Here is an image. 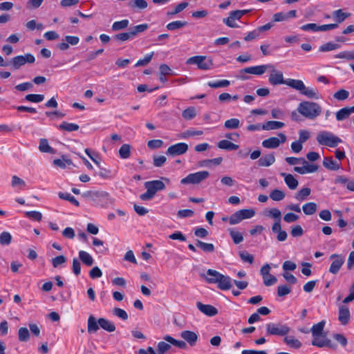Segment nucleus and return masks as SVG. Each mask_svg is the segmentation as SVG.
Listing matches in <instances>:
<instances>
[{
	"label": "nucleus",
	"mask_w": 354,
	"mask_h": 354,
	"mask_svg": "<svg viewBox=\"0 0 354 354\" xmlns=\"http://www.w3.org/2000/svg\"><path fill=\"white\" fill-rule=\"evenodd\" d=\"M297 111L305 118L313 120L322 113L319 104L313 101H302L297 106Z\"/></svg>",
	"instance_id": "f257e3e1"
},
{
	"label": "nucleus",
	"mask_w": 354,
	"mask_h": 354,
	"mask_svg": "<svg viewBox=\"0 0 354 354\" xmlns=\"http://www.w3.org/2000/svg\"><path fill=\"white\" fill-rule=\"evenodd\" d=\"M100 327L107 332H113L115 330V326L113 322L105 318H99L97 321H96L93 315H90L88 319V333H95L99 330Z\"/></svg>",
	"instance_id": "f03ea898"
},
{
	"label": "nucleus",
	"mask_w": 354,
	"mask_h": 354,
	"mask_svg": "<svg viewBox=\"0 0 354 354\" xmlns=\"http://www.w3.org/2000/svg\"><path fill=\"white\" fill-rule=\"evenodd\" d=\"M145 187L147 189V192L142 194L140 198L142 201H149L154 197L157 192L164 190L165 185L162 180H154L145 182Z\"/></svg>",
	"instance_id": "7ed1b4c3"
},
{
	"label": "nucleus",
	"mask_w": 354,
	"mask_h": 354,
	"mask_svg": "<svg viewBox=\"0 0 354 354\" xmlns=\"http://www.w3.org/2000/svg\"><path fill=\"white\" fill-rule=\"evenodd\" d=\"M317 140L319 145L330 147H335L342 142L339 137L326 131H320L317 136Z\"/></svg>",
	"instance_id": "20e7f679"
},
{
	"label": "nucleus",
	"mask_w": 354,
	"mask_h": 354,
	"mask_svg": "<svg viewBox=\"0 0 354 354\" xmlns=\"http://www.w3.org/2000/svg\"><path fill=\"white\" fill-rule=\"evenodd\" d=\"M266 335L285 336L290 328L285 324L270 322L266 324Z\"/></svg>",
	"instance_id": "39448f33"
},
{
	"label": "nucleus",
	"mask_w": 354,
	"mask_h": 354,
	"mask_svg": "<svg viewBox=\"0 0 354 354\" xmlns=\"http://www.w3.org/2000/svg\"><path fill=\"white\" fill-rule=\"evenodd\" d=\"M209 176V173L207 171H201L196 173L188 174L186 177L183 178L180 183L183 185L187 184H199Z\"/></svg>",
	"instance_id": "423d86ee"
},
{
	"label": "nucleus",
	"mask_w": 354,
	"mask_h": 354,
	"mask_svg": "<svg viewBox=\"0 0 354 354\" xmlns=\"http://www.w3.org/2000/svg\"><path fill=\"white\" fill-rule=\"evenodd\" d=\"M186 64H196L201 70H208L213 65L212 59H207L206 56L196 55L187 59Z\"/></svg>",
	"instance_id": "0eeeda50"
},
{
	"label": "nucleus",
	"mask_w": 354,
	"mask_h": 354,
	"mask_svg": "<svg viewBox=\"0 0 354 354\" xmlns=\"http://www.w3.org/2000/svg\"><path fill=\"white\" fill-rule=\"evenodd\" d=\"M35 61V58L33 55L26 53L24 55H18L13 57L10 63L12 64L13 68L17 70L26 64H32Z\"/></svg>",
	"instance_id": "6e6552de"
},
{
	"label": "nucleus",
	"mask_w": 354,
	"mask_h": 354,
	"mask_svg": "<svg viewBox=\"0 0 354 354\" xmlns=\"http://www.w3.org/2000/svg\"><path fill=\"white\" fill-rule=\"evenodd\" d=\"M209 274L216 275L218 278L213 280L218 285V288L221 290H230L232 287V282L233 281L229 276L223 275L220 272H215L209 271Z\"/></svg>",
	"instance_id": "1a4fd4ad"
},
{
	"label": "nucleus",
	"mask_w": 354,
	"mask_h": 354,
	"mask_svg": "<svg viewBox=\"0 0 354 354\" xmlns=\"http://www.w3.org/2000/svg\"><path fill=\"white\" fill-rule=\"evenodd\" d=\"M279 138L271 137L262 142V146L266 149H276L280 144L286 141V136L283 133H278Z\"/></svg>",
	"instance_id": "9d476101"
},
{
	"label": "nucleus",
	"mask_w": 354,
	"mask_h": 354,
	"mask_svg": "<svg viewBox=\"0 0 354 354\" xmlns=\"http://www.w3.org/2000/svg\"><path fill=\"white\" fill-rule=\"evenodd\" d=\"M189 147L187 143L178 142L169 147L166 151V154L170 156H176L185 154L188 151Z\"/></svg>",
	"instance_id": "9b49d317"
},
{
	"label": "nucleus",
	"mask_w": 354,
	"mask_h": 354,
	"mask_svg": "<svg viewBox=\"0 0 354 354\" xmlns=\"http://www.w3.org/2000/svg\"><path fill=\"white\" fill-rule=\"evenodd\" d=\"M330 259L333 260V262L329 268V272L333 274H336L343 266L345 259L342 255L337 254H331Z\"/></svg>",
	"instance_id": "f8f14e48"
},
{
	"label": "nucleus",
	"mask_w": 354,
	"mask_h": 354,
	"mask_svg": "<svg viewBox=\"0 0 354 354\" xmlns=\"http://www.w3.org/2000/svg\"><path fill=\"white\" fill-rule=\"evenodd\" d=\"M270 69V75L268 81L270 84L276 86L279 84H286V80L283 79V73L280 71H277L274 68L272 65V68Z\"/></svg>",
	"instance_id": "ddd939ff"
},
{
	"label": "nucleus",
	"mask_w": 354,
	"mask_h": 354,
	"mask_svg": "<svg viewBox=\"0 0 354 354\" xmlns=\"http://www.w3.org/2000/svg\"><path fill=\"white\" fill-rule=\"evenodd\" d=\"M272 68V64H263L259 66H250L243 68V72L248 73L252 75H263L268 68Z\"/></svg>",
	"instance_id": "4468645a"
},
{
	"label": "nucleus",
	"mask_w": 354,
	"mask_h": 354,
	"mask_svg": "<svg viewBox=\"0 0 354 354\" xmlns=\"http://www.w3.org/2000/svg\"><path fill=\"white\" fill-rule=\"evenodd\" d=\"M198 309L209 317H212L218 314V310L213 306L209 304H203L198 301L196 303Z\"/></svg>",
	"instance_id": "2eb2a0df"
},
{
	"label": "nucleus",
	"mask_w": 354,
	"mask_h": 354,
	"mask_svg": "<svg viewBox=\"0 0 354 354\" xmlns=\"http://www.w3.org/2000/svg\"><path fill=\"white\" fill-rule=\"evenodd\" d=\"M312 344L320 348L328 346L329 348H335L331 341L326 338V335L313 337Z\"/></svg>",
	"instance_id": "dca6fc26"
},
{
	"label": "nucleus",
	"mask_w": 354,
	"mask_h": 354,
	"mask_svg": "<svg viewBox=\"0 0 354 354\" xmlns=\"http://www.w3.org/2000/svg\"><path fill=\"white\" fill-rule=\"evenodd\" d=\"M180 337L185 340L191 346H194L198 339V335L196 333L190 330H183L180 333Z\"/></svg>",
	"instance_id": "f3484780"
},
{
	"label": "nucleus",
	"mask_w": 354,
	"mask_h": 354,
	"mask_svg": "<svg viewBox=\"0 0 354 354\" xmlns=\"http://www.w3.org/2000/svg\"><path fill=\"white\" fill-rule=\"evenodd\" d=\"M350 311L347 306H341L339 308L338 319L342 325H346L350 319Z\"/></svg>",
	"instance_id": "a211bd4d"
},
{
	"label": "nucleus",
	"mask_w": 354,
	"mask_h": 354,
	"mask_svg": "<svg viewBox=\"0 0 354 354\" xmlns=\"http://www.w3.org/2000/svg\"><path fill=\"white\" fill-rule=\"evenodd\" d=\"M272 232L277 234V239L278 241L283 242L287 239V232L281 230V223H274L272 226Z\"/></svg>",
	"instance_id": "6ab92c4d"
},
{
	"label": "nucleus",
	"mask_w": 354,
	"mask_h": 354,
	"mask_svg": "<svg viewBox=\"0 0 354 354\" xmlns=\"http://www.w3.org/2000/svg\"><path fill=\"white\" fill-rule=\"evenodd\" d=\"M285 127V123L279 121H268L262 124V130L270 131L280 129Z\"/></svg>",
	"instance_id": "aec40b11"
},
{
	"label": "nucleus",
	"mask_w": 354,
	"mask_h": 354,
	"mask_svg": "<svg viewBox=\"0 0 354 354\" xmlns=\"http://www.w3.org/2000/svg\"><path fill=\"white\" fill-rule=\"evenodd\" d=\"M304 164L303 167H295L294 170L300 174H304L315 172L318 169V166L315 165H309L308 162Z\"/></svg>",
	"instance_id": "412c9836"
},
{
	"label": "nucleus",
	"mask_w": 354,
	"mask_h": 354,
	"mask_svg": "<svg viewBox=\"0 0 354 354\" xmlns=\"http://www.w3.org/2000/svg\"><path fill=\"white\" fill-rule=\"evenodd\" d=\"M323 165L328 169L331 171H337L340 167L341 164L334 160L332 157H326L323 161Z\"/></svg>",
	"instance_id": "4be33fe9"
},
{
	"label": "nucleus",
	"mask_w": 354,
	"mask_h": 354,
	"mask_svg": "<svg viewBox=\"0 0 354 354\" xmlns=\"http://www.w3.org/2000/svg\"><path fill=\"white\" fill-rule=\"evenodd\" d=\"M281 175L284 177L285 183L289 189H295L297 187L298 180L292 174L281 173Z\"/></svg>",
	"instance_id": "5701e85b"
},
{
	"label": "nucleus",
	"mask_w": 354,
	"mask_h": 354,
	"mask_svg": "<svg viewBox=\"0 0 354 354\" xmlns=\"http://www.w3.org/2000/svg\"><path fill=\"white\" fill-rule=\"evenodd\" d=\"M275 162V157L274 154L269 153L263 157H261L258 160V165L259 167H269Z\"/></svg>",
	"instance_id": "b1692460"
},
{
	"label": "nucleus",
	"mask_w": 354,
	"mask_h": 354,
	"mask_svg": "<svg viewBox=\"0 0 354 354\" xmlns=\"http://www.w3.org/2000/svg\"><path fill=\"white\" fill-rule=\"evenodd\" d=\"M286 84L299 91V93H301V91L304 89L305 85L303 81L295 79H287Z\"/></svg>",
	"instance_id": "393cba45"
},
{
	"label": "nucleus",
	"mask_w": 354,
	"mask_h": 354,
	"mask_svg": "<svg viewBox=\"0 0 354 354\" xmlns=\"http://www.w3.org/2000/svg\"><path fill=\"white\" fill-rule=\"evenodd\" d=\"M228 232L234 244L238 245L243 241V234L238 232L235 228H229Z\"/></svg>",
	"instance_id": "a878e982"
},
{
	"label": "nucleus",
	"mask_w": 354,
	"mask_h": 354,
	"mask_svg": "<svg viewBox=\"0 0 354 354\" xmlns=\"http://www.w3.org/2000/svg\"><path fill=\"white\" fill-rule=\"evenodd\" d=\"M39 150L42 153H55V149L49 145L48 140L45 138L40 139Z\"/></svg>",
	"instance_id": "bb28decb"
},
{
	"label": "nucleus",
	"mask_w": 354,
	"mask_h": 354,
	"mask_svg": "<svg viewBox=\"0 0 354 354\" xmlns=\"http://www.w3.org/2000/svg\"><path fill=\"white\" fill-rule=\"evenodd\" d=\"M147 6L148 3L145 0H132L128 3V6L133 10H136V8L139 10L145 9Z\"/></svg>",
	"instance_id": "cd10ccee"
},
{
	"label": "nucleus",
	"mask_w": 354,
	"mask_h": 354,
	"mask_svg": "<svg viewBox=\"0 0 354 354\" xmlns=\"http://www.w3.org/2000/svg\"><path fill=\"white\" fill-rule=\"evenodd\" d=\"M149 28V26L147 24H142L140 25L135 26L133 27H131L129 28V34L133 39L135 37L138 33L143 32L147 28Z\"/></svg>",
	"instance_id": "c85d7f7f"
},
{
	"label": "nucleus",
	"mask_w": 354,
	"mask_h": 354,
	"mask_svg": "<svg viewBox=\"0 0 354 354\" xmlns=\"http://www.w3.org/2000/svg\"><path fill=\"white\" fill-rule=\"evenodd\" d=\"M217 146L221 149H225L227 151H233L239 149V145L234 144L227 140H221L218 142Z\"/></svg>",
	"instance_id": "c756f323"
},
{
	"label": "nucleus",
	"mask_w": 354,
	"mask_h": 354,
	"mask_svg": "<svg viewBox=\"0 0 354 354\" xmlns=\"http://www.w3.org/2000/svg\"><path fill=\"white\" fill-rule=\"evenodd\" d=\"M310 99H319V93L317 89L312 87H306L304 85V89L300 93Z\"/></svg>",
	"instance_id": "7c9ffc66"
},
{
	"label": "nucleus",
	"mask_w": 354,
	"mask_h": 354,
	"mask_svg": "<svg viewBox=\"0 0 354 354\" xmlns=\"http://www.w3.org/2000/svg\"><path fill=\"white\" fill-rule=\"evenodd\" d=\"M283 342L290 347L295 349H298L302 346L301 342L293 336H286Z\"/></svg>",
	"instance_id": "2f4dec72"
},
{
	"label": "nucleus",
	"mask_w": 354,
	"mask_h": 354,
	"mask_svg": "<svg viewBox=\"0 0 354 354\" xmlns=\"http://www.w3.org/2000/svg\"><path fill=\"white\" fill-rule=\"evenodd\" d=\"M79 258L80 260L87 266H91L93 264L94 260L91 255L87 252L83 250L80 251Z\"/></svg>",
	"instance_id": "473e14b6"
},
{
	"label": "nucleus",
	"mask_w": 354,
	"mask_h": 354,
	"mask_svg": "<svg viewBox=\"0 0 354 354\" xmlns=\"http://www.w3.org/2000/svg\"><path fill=\"white\" fill-rule=\"evenodd\" d=\"M196 245L201 248L205 252H213L215 250L214 244L205 243L202 241L197 239L196 241Z\"/></svg>",
	"instance_id": "72a5a7b5"
},
{
	"label": "nucleus",
	"mask_w": 354,
	"mask_h": 354,
	"mask_svg": "<svg viewBox=\"0 0 354 354\" xmlns=\"http://www.w3.org/2000/svg\"><path fill=\"white\" fill-rule=\"evenodd\" d=\"M325 321L322 320L319 323L314 324L311 328L313 337L322 336L324 328L325 326Z\"/></svg>",
	"instance_id": "f704fd0d"
},
{
	"label": "nucleus",
	"mask_w": 354,
	"mask_h": 354,
	"mask_svg": "<svg viewBox=\"0 0 354 354\" xmlns=\"http://www.w3.org/2000/svg\"><path fill=\"white\" fill-rule=\"evenodd\" d=\"M351 111L349 107H344L339 109L335 114L336 120L337 121H342L348 118L351 114Z\"/></svg>",
	"instance_id": "c9c22d12"
},
{
	"label": "nucleus",
	"mask_w": 354,
	"mask_h": 354,
	"mask_svg": "<svg viewBox=\"0 0 354 354\" xmlns=\"http://www.w3.org/2000/svg\"><path fill=\"white\" fill-rule=\"evenodd\" d=\"M59 130H64L68 132H72L77 131L80 129L78 124L75 123H69L67 122H63L58 126Z\"/></svg>",
	"instance_id": "e433bc0d"
},
{
	"label": "nucleus",
	"mask_w": 354,
	"mask_h": 354,
	"mask_svg": "<svg viewBox=\"0 0 354 354\" xmlns=\"http://www.w3.org/2000/svg\"><path fill=\"white\" fill-rule=\"evenodd\" d=\"M303 212L306 215L315 214L317 209V205L314 202H310L304 204L302 207Z\"/></svg>",
	"instance_id": "4c0bfd02"
},
{
	"label": "nucleus",
	"mask_w": 354,
	"mask_h": 354,
	"mask_svg": "<svg viewBox=\"0 0 354 354\" xmlns=\"http://www.w3.org/2000/svg\"><path fill=\"white\" fill-rule=\"evenodd\" d=\"M349 15L350 14L344 12L341 9L335 10L333 12V17L335 21L339 24L343 22Z\"/></svg>",
	"instance_id": "58836bf2"
},
{
	"label": "nucleus",
	"mask_w": 354,
	"mask_h": 354,
	"mask_svg": "<svg viewBox=\"0 0 354 354\" xmlns=\"http://www.w3.org/2000/svg\"><path fill=\"white\" fill-rule=\"evenodd\" d=\"M311 190L308 187H304L301 189L296 194L295 198L299 201H305L307 197L310 194Z\"/></svg>",
	"instance_id": "ea45409f"
},
{
	"label": "nucleus",
	"mask_w": 354,
	"mask_h": 354,
	"mask_svg": "<svg viewBox=\"0 0 354 354\" xmlns=\"http://www.w3.org/2000/svg\"><path fill=\"white\" fill-rule=\"evenodd\" d=\"M129 24V21L128 19L115 21L111 26V29L113 31H119L127 28Z\"/></svg>",
	"instance_id": "a19ab883"
},
{
	"label": "nucleus",
	"mask_w": 354,
	"mask_h": 354,
	"mask_svg": "<svg viewBox=\"0 0 354 354\" xmlns=\"http://www.w3.org/2000/svg\"><path fill=\"white\" fill-rule=\"evenodd\" d=\"M58 196L61 199L68 201L76 207L80 206V203L69 193L59 192Z\"/></svg>",
	"instance_id": "79ce46f5"
},
{
	"label": "nucleus",
	"mask_w": 354,
	"mask_h": 354,
	"mask_svg": "<svg viewBox=\"0 0 354 354\" xmlns=\"http://www.w3.org/2000/svg\"><path fill=\"white\" fill-rule=\"evenodd\" d=\"M196 115V109L194 106H189L185 109L182 113V116L185 120H189L194 118Z\"/></svg>",
	"instance_id": "37998d69"
},
{
	"label": "nucleus",
	"mask_w": 354,
	"mask_h": 354,
	"mask_svg": "<svg viewBox=\"0 0 354 354\" xmlns=\"http://www.w3.org/2000/svg\"><path fill=\"white\" fill-rule=\"evenodd\" d=\"M119 156L122 159H127L131 156V146L128 144H124L119 149Z\"/></svg>",
	"instance_id": "c03bdc74"
},
{
	"label": "nucleus",
	"mask_w": 354,
	"mask_h": 354,
	"mask_svg": "<svg viewBox=\"0 0 354 354\" xmlns=\"http://www.w3.org/2000/svg\"><path fill=\"white\" fill-rule=\"evenodd\" d=\"M187 24V22L185 21H174L169 23L166 28L168 30H175L185 26Z\"/></svg>",
	"instance_id": "a18cd8bd"
},
{
	"label": "nucleus",
	"mask_w": 354,
	"mask_h": 354,
	"mask_svg": "<svg viewBox=\"0 0 354 354\" xmlns=\"http://www.w3.org/2000/svg\"><path fill=\"white\" fill-rule=\"evenodd\" d=\"M340 48V45L333 42H327L319 47V51L328 52Z\"/></svg>",
	"instance_id": "49530a36"
},
{
	"label": "nucleus",
	"mask_w": 354,
	"mask_h": 354,
	"mask_svg": "<svg viewBox=\"0 0 354 354\" xmlns=\"http://www.w3.org/2000/svg\"><path fill=\"white\" fill-rule=\"evenodd\" d=\"M230 84V82L227 80H218L215 82H208L207 85L213 88L227 87Z\"/></svg>",
	"instance_id": "de8ad7c7"
},
{
	"label": "nucleus",
	"mask_w": 354,
	"mask_h": 354,
	"mask_svg": "<svg viewBox=\"0 0 354 354\" xmlns=\"http://www.w3.org/2000/svg\"><path fill=\"white\" fill-rule=\"evenodd\" d=\"M285 193L283 191L278 189L272 190L270 194V198L274 201H282L285 198Z\"/></svg>",
	"instance_id": "09e8293b"
},
{
	"label": "nucleus",
	"mask_w": 354,
	"mask_h": 354,
	"mask_svg": "<svg viewBox=\"0 0 354 354\" xmlns=\"http://www.w3.org/2000/svg\"><path fill=\"white\" fill-rule=\"evenodd\" d=\"M18 338L20 342H28L30 338V333L27 328L21 327L18 331Z\"/></svg>",
	"instance_id": "8fccbe9b"
},
{
	"label": "nucleus",
	"mask_w": 354,
	"mask_h": 354,
	"mask_svg": "<svg viewBox=\"0 0 354 354\" xmlns=\"http://www.w3.org/2000/svg\"><path fill=\"white\" fill-rule=\"evenodd\" d=\"M237 212L239 214L242 221L244 219L251 218L255 214V212L252 209H243L238 210Z\"/></svg>",
	"instance_id": "3c124183"
},
{
	"label": "nucleus",
	"mask_w": 354,
	"mask_h": 354,
	"mask_svg": "<svg viewBox=\"0 0 354 354\" xmlns=\"http://www.w3.org/2000/svg\"><path fill=\"white\" fill-rule=\"evenodd\" d=\"M188 6V3L187 1H183L178 4L173 10L168 11L167 12V16H173L175 15L181 11H183L184 9H185Z\"/></svg>",
	"instance_id": "603ef678"
},
{
	"label": "nucleus",
	"mask_w": 354,
	"mask_h": 354,
	"mask_svg": "<svg viewBox=\"0 0 354 354\" xmlns=\"http://www.w3.org/2000/svg\"><path fill=\"white\" fill-rule=\"evenodd\" d=\"M240 126V121L237 118H231L225 122L224 127L227 129H235Z\"/></svg>",
	"instance_id": "864d4df0"
},
{
	"label": "nucleus",
	"mask_w": 354,
	"mask_h": 354,
	"mask_svg": "<svg viewBox=\"0 0 354 354\" xmlns=\"http://www.w3.org/2000/svg\"><path fill=\"white\" fill-rule=\"evenodd\" d=\"M44 95L42 94H28L25 96V100L26 101L39 103L44 100Z\"/></svg>",
	"instance_id": "5fc2aeb1"
},
{
	"label": "nucleus",
	"mask_w": 354,
	"mask_h": 354,
	"mask_svg": "<svg viewBox=\"0 0 354 354\" xmlns=\"http://www.w3.org/2000/svg\"><path fill=\"white\" fill-rule=\"evenodd\" d=\"M270 217L274 219V223H281V212L277 208H272L270 209L268 214Z\"/></svg>",
	"instance_id": "6e6d98bb"
},
{
	"label": "nucleus",
	"mask_w": 354,
	"mask_h": 354,
	"mask_svg": "<svg viewBox=\"0 0 354 354\" xmlns=\"http://www.w3.org/2000/svg\"><path fill=\"white\" fill-rule=\"evenodd\" d=\"M349 96V92L345 89H339L333 94L334 98L339 101H344Z\"/></svg>",
	"instance_id": "4d7b16f0"
},
{
	"label": "nucleus",
	"mask_w": 354,
	"mask_h": 354,
	"mask_svg": "<svg viewBox=\"0 0 354 354\" xmlns=\"http://www.w3.org/2000/svg\"><path fill=\"white\" fill-rule=\"evenodd\" d=\"M335 58L354 60V51H342L334 56Z\"/></svg>",
	"instance_id": "13d9d810"
},
{
	"label": "nucleus",
	"mask_w": 354,
	"mask_h": 354,
	"mask_svg": "<svg viewBox=\"0 0 354 354\" xmlns=\"http://www.w3.org/2000/svg\"><path fill=\"white\" fill-rule=\"evenodd\" d=\"M12 236L8 232H3L0 234V244L2 245H8L11 243Z\"/></svg>",
	"instance_id": "bf43d9fd"
},
{
	"label": "nucleus",
	"mask_w": 354,
	"mask_h": 354,
	"mask_svg": "<svg viewBox=\"0 0 354 354\" xmlns=\"http://www.w3.org/2000/svg\"><path fill=\"white\" fill-rule=\"evenodd\" d=\"M153 54V52H151L150 54H147L143 59H139L135 64V66L139 67L147 65L151 62Z\"/></svg>",
	"instance_id": "052dcab7"
},
{
	"label": "nucleus",
	"mask_w": 354,
	"mask_h": 354,
	"mask_svg": "<svg viewBox=\"0 0 354 354\" xmlns=\"http://www.w3.org/2000/svg\"><path fill=\"white\" fill-rule=\"evenodd\" d=\"M304 232L303 228L299 225L291 227L290 234L293 237H299L304 234Z\"/></svg>",
	"instance_id": "680f3d73"
},
{
	"label": "nucleus",
	"mask_w": 354,
	"mask_h": 354,
	"mask_svg": "<svg viewBox=\"0 0 354 354\" xmlns=\"http://www.w3.org/2000/svg\"><path fill=\"white\" fill-rule=\"evenodd\" d=\"M166 161L167 158L165 156H154L153 157V163L156 167H162Z\"/></svg>",
	"instance_id": "e2e57ef3"
},
{
	"label": "nucleus",
	"mask_w": 354,
	"mask_h": 354,
	"mask_svg": "<svg viewBox=\"0 0 354 354\" xmlns=\"http://www.w3.org/2000/svg\"><path fill=\"white\" fill-rule=\"evenodd\" d=\"M25 214L26 217L37 221H41L42 218L41 213L37 211L26 212Z\"/></svg>",
	"instance_id": "0e129e2a"
},
{
	"label": "nucleus",
	"mask_w": 354,
	"mask_h": 354,
	"mask_svg": "<svg viewBox=\"0 0 354 354\" xmlns=\"http://www.w3.org/2000/svg\"><path fill=\"white\" fill-rule=\"evenodd\" d=\"M66 261V258L64 255L57 256L52 259L51 262L54 268H58L60 265L64 264Z\"/></svg>",
	"instance_id": "69168bd1"
},
{
	"label": "nucleus",
	"mask_w": 354,
	"mask_h": 354,
	"mask_svg": "<svg viewBox=\"0 0 354 354\" xmlns=\"http://www.w3.org/2000/svg\"><path fill=\"white\" fill-rule=\"evenodd\" d=\"M33 87L32 83L30 82H24L21 84H19L18 85H16L15 86V88L19 91H29L31 90Z\"/></svg>",
	"instance_id": "338daca9"
},
{
	"label": "nucleus",
	"mask_w": 354,
	"mask_h": 354,
	"mask_svg": "<svg viewBox=\"0 0 354 354\" xmlns=\"http://www.w3.org/2000/svg\"><path fill=\"white\" fill-rule=\"evenodd\" d=\"M239 257L241 260L244 262H248L252 264L254 262V256L252 254H249L248 252H240Z\"/></svg>",
	"instance_id": "774afa93"
}]
</instances>
